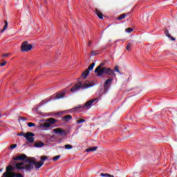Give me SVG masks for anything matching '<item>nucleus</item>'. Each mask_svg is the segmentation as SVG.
I'll return each mask as SVG.
<instances>
[{"label": "nucleus", "instance_id": "nucleus-25", "mask_svg": "<svg viewBox=\"0 0 177 177\" xmlns=\"http://www.w3.org/2000/svg\"><path fill=\"white\" fill-rule=\"evenodd\" d=\"M2 62L1 63H0V66L1 67H3V66H6V61H5L4 59H2Z\"/></svg>", "mask_w": 177, "mask_h": 177}, {"label": "nucleus", "instance_id": "nucleus-38", "mask_svg": "<svg viewBox=\"0 0 177 177\" xmlns=\"http://www.w3.org/2000/svg\"><path fill=\"white\" fill-rule=\"evenodd\" d=\"M2 171H3V169H0V172H2Z\"/></svg>", "mask_w": 177, "mask_h": 177}, {"label": "nucleus", "instance_id": "nucleus-2", "mask_svg": "<svg viewBox=\"0 0 177 177\" xmlns=\"http://www.w3.org/2000/svg\"><path fill=\"white\" fill-rule=\"evenodd\" d=\"M106 66V63L102 62L95 69L94 73L97 74V77H103V75H109L112 78L115 77V73H114V69H111Z\"/></svg>", "mask_w": 177, "mask_h": 177}, {"label": "nucleus", "instance_id": "nucleus-18", "mask_svg": "<svg viewBox=\"0 0 177 177\" xmlns=\"http://www.w3.org/2000/svg\"><path fill=\"white\" fill-rule=\"evenodd\" d=\"M97 150V147H90L86 149V151L89 152V151H96Z\"/></svg>", "mask_w": 177, "mask_h": 177}, {"label": "nucleus", "instance_id": "nucleus-15", "mask_svg": "<svg viewBox=\"0 0 177 177\" xmlns=\"http://www.w3.org/2000/svg\"><path fill=\"white\" fill-rule=\"evenodd\" d=\"M64 95H66V93H64V92L57 93L56 95L55 99H62V98L64 97Z\"/></svg>", "mask_w": 177, "mask_h": 177}, {"label": "nucleus", "instance_id": "nucleus-22", "mask_svg": "<svg viewBox=\"0 0 177 177\" xmlns=\"http://www.w3.org/2000/svg\"><path fill=\"white\" fill-rule=\"evenodd\" d=\"M131 46H132V43H129L126 47L127 50L129 52H131Z\"/></svg>", "mask_w": 177, "mask_h": 177}, {"label": "nucleus", "instance_id": "nucleus-16", "mask_svg": "<svg viewBox=\"0 0 177 177\" xmlns=\"http://www.w3.org/2000/svg\"><path fill=\"white\" fill-rule=\"evenodd\" d=\"M165 34L167 37H168V38H171V41H175V37H172V36H171V34H169L168 30H165Z\"/></svg>", "mask_w": 177, "mask_h": 177}, {"label": "nucleus", "instance_id": "nucleus-29", "mask_svg": "<svg viewBox=\"0 0 177 177\" xmlns=\"http://www.w3.org/2000/svg\"><path fill=\"white\" fill-rule=\"evenodd\" d=\"M96 52L97 51H91V56H96L97 55H99V53H97Z\"/></svg>", "mask_w": 177, "mask_h": 177}, {"label": "nucleus", "instance_id": "nucleus-14", "mask_svg": "<svg viewBox=\"0 0 177 177\" xmlns=\"http://www.w3.org/2000/svg\"><path fill=\"white\" fill-rule=\"evenodd\" d=\"M10 177H24V176L20 173L12 172V173H10Z\"/></svg>", "mask_w": 177, "mask_h": 177}, {"label": "nucleus", "instance_id": "nucleus-17", "mask_svg": "<svg viewBox=\"0 0 177 177\" xmlns=\"http://www.w3.org/2000/svg\"><path fill=\"white\" fill-rule=\"evenodd\" d=\"M95 14L99 17V19H103V14H102L99 10L95 9Z\"/></svg>", "mask_w": 177, "mask_h": 177}, {"label": "nucleus", "instance_id": "nucleus-19", "mask_svg": "<svg viewBox=\"0 0 177 177\" xmlns=\"http://www.w3.org/2000/svg\"><path fill=\"white\" fill-rule=\"evenodd\" d=\"M4 26L3 28V30L1 31V32H5V30H8V21H4Z\"/></svg>", "mask_w": 177, "mask_h": 177}, {"label": "nucleus", "instance_id": "nucleus-24", "mask_svg": "<svg viewBox=\"0 0 177 177\" xmlns=\"http://www.w3.org/2000/svg\"><path fill=\"white\" fill-rule=\"evenodd\" d=\"M65 149H66V150H70V149H73V147H72L71 145H65Z\"/></svg>", "mask_w": 177, "mask_h": 177}, {"label": "nucleus", "instance_id": "nucleus-4", "mask_svg": "<svg viewBox=\"0 0 177 177\" xmlns=\"http://www.w3.org/2000/svg\"><path fill=\"white\" fill-rule=\"evenodd\" d=\"M91 84H82V82H81V80H78V84H75V86L71 88V92H77V91H80L81 88H82L83 89H86V88H91Z\"/></svg>", "mask_w": 177, "mask_h": 177}, {"label": "nucleus", "instance_id": "nucleus-1", "mask_svg": "<svg viewBox=\"0 0 177 177\" xmlns=\"http://www.w3.org/2000/svg\"><path fill=\"white\" fill-rule=\"evenodd\" d=\"M40 160V162H37L35 158H30L26 159L24 163L17 164V168L18 169L24 170L25 172H31V171L34 169V167L35 168L39 169V168L44 165V162L48 160V158L47 156H41Z\"/></svg>", "mask_w": 177, "mask_h": 177}, {"label": "nucleus", "instance_id": "nucleus-33", "mask_svg": "<svg viewBox=\"0 0 177 177\" xmlns=\"http://www.w3.org/2000/svg\"><path fill=\"white\" fill-rule=\"evenodd\" d=\"M50 100H48V101H47V102H40L39 104V106H44V104H45V103H48V102H50Z\"/></svg>", "mask_w": 177, "mask_h": 177}, {"label": "nucleus", "instance_id": "nucleus-30", "mask_svg": "<svg viewBox=\"0 0 177 177\" xmlns=\"http://www.w3.org/2000/svg\"><path fill=\"white\" fill-rule=\"evenodd\" d=\"M22 120V121H27V118H25V117H19V122H20V120Z\"/></svg>", "mask_w": 177, "mask_h": 177}, {"label": "nucleus", "instance_id": "nucleus-39", "mask_svg": "<svg viewBox=\"0 0 177 177\" xmlns=\"http://www.w3.org/2000/svg\"><path fill=\"white\" fill-rule=\"evenodd\" d=\"M1 117H2V115L0 113V118H1Z\"/></svg>", "mask_w": 177, "mask_h": 177}, {"label": "nucleus", "instance_id": "nucleus-23", "mask_svg": "<svg viewBox=\"0 0 177 177\" xmlns=\"http://www.w3.org/2000/svg\"><path fill=\"white\" fill-rule=\"evenodd\" d=\"M133 31V29L132 28H127L126 29V32H128L129 34H131V32Z\"/></svg>", "mask_w": 177, "mask_h": 177}, {"label": "nucleus", "instance_id": "nucleus-21", "mask_svg": "<svg viewBox=\"0 0 177 177\" xmlns=\"http://www.w3.org/2000/svg\"><path fill=\"white\" fill-rule=\"evenodd\" d=\"M128 16V14H122L119 17H118V20H122L125 19Z\"/></svg>", "mask_w": 177, "mask_h": 177}, {"label": "nucleus", "instance_id": "nucleus-35", "mask_svg": "<svg viewBox=\"0 0 177 177\" xmlns=\"http://www.w3.org/2000/svg\"><path fill=\"white\" fill-rule=\"evenodd\" d=\"M91 45H92V41H89L88 46H91Z\"/></svg>", "mask_w": 177, "mask_h": 177}, {"label": "nucleus", "instance_id": "nucleus-32", "mask_svg": "<svg viewBox=\"0 0 177 177\" xmlns=\"http://www.w3.org/2000/svg\"><path fill=\"white\" fill-rule=\"evenodd\" d=\"M108 176H109V174H107V173H106V174L101 173L100 174V176H102V177H108Z\"/></svg>", "mask_w": 177, "mask_h": 177}, {"label": "nucleus", "instance_id": "nucleus-12", "mask_svg": "<svg viewBox=\"0 0 177 177\" xmlns=\"http://www.w3.org/2000/svg\"><path fill=\"white\" fill-rule=\"evenodd\" d=\"M35 147H44L45 146V144L42 142V141L36 142L34 143Z\"/></svg>", "mask_w": 177, "mask_h": 177}, {"label": "nucleus", "instance_id": "nucleus-3", "mask_svg": "<svg viewBox=\"0 0 177 177\" xmlns=\"http://www.w3.org/2000/svg\"><path fill=\"white\" fill-rule=\"evenodd\" d=\"M28 158H27V156L25 154H21L18 156H16L13 158L14 161L11 162L12 163V166L15 167V169H18V171H24L26 172V170H21L20 169H18L17 165V164H24L26 162V160H28ZM16 161H23L21 162H17Z\"/></svg>", "mask_w": 177, "mask_h": 177}, {"label": "nucleus", "instance_id": "nucleus-27", "mask_svg": "<svg viewBox=\"0 0 177 177\" xmlns=\"http://www.w3.org/2000/svg\"><path fill=\"white\" fill-rule=\"evenodd\" d=\"M82 122H85V120L80 119L76 122V124H82Z\"/></svg>", "mask_w": 177, "mask_h": 177}, {"label": "nucleus", "instance_id": "nucleus-11", "mask_svg": "<svg viewBox=\"0 0 177 177\" xmlns=\"http://www.w3.org/2000/svg\"><path fill=\"white\" fill-rule=\"evenodd\" d=\"M112 82H113V77H111L105 81V82L104 83V91H107V89H109V86H110V85H111Z\"/></svg>", "mask_w": 177, "mask_h": 177}, {"label": "nucleus", "instance_id": "nucleus-6", "mask_svg": "<svg viewBox=\"0 0 177 177\" xmlns=\"http://www.w3.org/2000/svg\"><path fill=\"white\" fill-rule=\"evenodd\" d=\"M32 49V45L28 44V41H25L21 45V52H29Z\"/></svg>", "mask_w": 177, "mask_h": 177}, {"label": "nucleus", "instance_id": "nucleus-13", "mask_svg": "<svg viewBox=\"0 0 177 177\" xmlns=\"http://www.w3.org/2000/svg\"><path fill=\"white\" fill-rule=\"evenodd\" d=\"M71 120H73V116H71V115H66L64 116L62 118V120L66 122L70 121Z\"/></svg>", "mask_w": 177, "mask_h": 177}, {"label": "nucleus", "instance_id": "nucleus-37", "mask_svg": "<svg viewBox=\"0 0 177 177\" xmlns=\"http://www.w3.org/2000/svg\"><path fill=\"white\" fill-rule=\"evenodd\" d=\"M19 136H23V133H19Z\"/></svg>", "mask_w": 177, "mask_h": 177}, {"label": "nucleus", "instance_id": "nucleus-8", "mask_svg": "<svg viewBox=\"0 0 177 177\" xmlns=\"http://www.w3.org/2000/svg\"><path fill=\"white\" fill-rule=\"evenodd\" d=\"M53 132H54L55 135H59V136H67V135H68V133L62 128L54 129Z\"/></svg>", "mask_w": 177, "mask_h": 177}, {"label": "nucleus", "instance_id": "nucleus-34", "mask_svg": "<svg viewBox=\"0 0 177 177\" xmlns=\"http://www.w3.org/2000/svg\"><path fill=\"white\" fill-rule=\"evenodd\" d=\"M8 56H9V53L3 54L2 57H8Z\"/></svg>", "mask_w": 177, "mask_h": 177}, {"label": "nucleus", "instance_id": "nucleus-36", "mask_svg": "<svg viewBox=\"0 0 177 177\" xmlns=\"http://www.w3.org/2000/svg\"><path fill=\"white\" fill-rule=\"evenodd\" d=\"M108 177H114V176H113V175H111V174H108Z\"/></svg>", "mask_w": 177, "mask_h": 177}, {"label": "nucleus", "instance_id": "nucleus-5", "mask_svg": "<svg viewBox=\"0 0 177 177\" xmlns=\"http://www.w3.org/2000/svg\"><path fill=\"white\" fill-rule=\"evenodd\" d=\"M97 99L91 100L85 103L84 105H80L79 106L75 107L74 110H84V109H86V110H89L92 107V104L97 102Z\"/></svg>", "mask_w": 177, "mask_h": 177}, {"label": "nucleus", "instance_id": "nucleus-20", "mask_svg": "<svg viewBox=\"0 0 177 177\" xmlns=\"http://www.w3.org/2000/svg\"><path fill=\"white\" fill-rule=\"evenodd\" d=\"M114 73L115 71H116V73H118V74H120V75H122V73H121V71H120V67H118V66H115L114 67V70H113Z\"/></svg>", "mask_w": 177, "mask_h": 177}, {"label": "nucleus", "instance_id": "nucleus-28", "mask_svg": "<svg viewBox=\"0 0 177 177\" xmlns=\"http://www.w3.org/2000/svg\"><path fill=\"white\" fill-rule=\"evenodd\" d=\"M28 127H29L30 128H31L32 127H35V124L32 123V122H28Z\"/></svg>", "mask_w": 177, "mask_h": 177}, {"label": "nucleus", "instance_id": "nucleus-10", "mask_svg": "<svg viewBox=\"0 0 177 177\" xmlns=\"http://www.w3.org/2000/svg\"><path fill=\"white\" fill-rule=\"evenodd\" d=\"M24 136L27 139L28 143H34L33 136H35V134L31 132H27Z\"/></svg>", "mask_w": 177, "mask_h": 177}, {"label": "nucleus", "instance_id": "nucleus-9", "mask_svg": "<svg viewBox=\"0 0 177 177\" xmlns=\"http://www.w3.org/2000/svg\"><path fill=\"white\" fill-rule=\"evenodd\" d=\"M95 62H93L87 69H86L82 74V78L85 79L86 77H88L89 75V71L91 70H93V68L95 67Z\"/></svg>", "mask_w": 177, "mask_h": 177}, {"label": "nucleus", "instance_id": "nucleus-7", "mask_svg": "<svg viewBox=\"0 0 177 177\" xmlns=\"http://www.w3.org/2000/svg\"><path fill=\"white\" fill-rule=\"evenodd\" d=\"M57 122V120L56 119L50 118L49 119H47V122H45L43 124H41V127L42 128H50L53 124H56Z\"/></svg>", "mask_w": 177, "mask_h": 177}, {"label": "nucleus", "instance_id": "nucleus-26", "mask_svg": "<svg viewBox=\"0 0 177 177\" xmlns=\"http://www.w3.org/2000/svg\"><path fill=\"white\" fill-rule=\"evenodd\" d=\"M59 158H60V156L57 155L53 158V161H57V160H59Z\"/></svg>", "mask_w": 177, "mask_h": 177}, {"label": "nucleus", "instance_id": "nucleus-31", "mask_svg": "<svg viewBox=\"0 0 177 177\" xmlns=\"http://www.w3.org/2000/svg\"><path fill=\"white\" fill-rule=\"evenodd\" d=\"M17 147V145L14 144V145H12L10 147V149H16Z\"/></svg>", "mask_w": 177, "mask_h": 177}]
</instances>
